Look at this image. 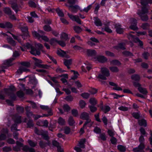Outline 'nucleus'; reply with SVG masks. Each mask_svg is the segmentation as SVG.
<instances>
[{"label":"nucleus","mask_w":152,"mask_h":152,"mask_svg":"<svg viewBox=\"0 0 152 152\" xmlns=\"http://www.w3.org/2000/svg\"><path fill=\"white\" fill-rule=\"evenodd\" d=\"M141 4L142 6L141 10H138L137 14L140 17L141 19L143 21H146L148 20V17L146 14L148 12V9L146 6L148 4H152V0H140Z\"/></svg>","instance_id":"1"},{"label":"nucleus","mask_w":152,"mask_h":152,"mask_svg":"<svg viewBox=\"0 0 152 152\" xmlns=\"http://www.w3.org/2000/svg\"><path fill=\"white\" fill-rule=\"evenodd\" d=\"M23 45L26 47L27 49H30L31 50L30 51L31 53L36 56L37 55H39L40 54V50L43 48L42 45L40 43H37L36 45V47L37 48H38L37 49L28 43H26L25 45L24 44Z\"/></svg>","instance_id":"2"},{"label":"nucleus","mask_w":152,"mask_h":152,"mask_svg":"<svg viewBox=\"0 0 152 152\" xmlns=\"http://www.w3.org/2000/svg\"><path fill=\"white\" fill-rule=\"evenodd\" d=\"M109 70L106 67H102L101 69V73L98 75V78L102 80H105L106 77L110 76Z\"/></svg>","instance_id":"3"},{"label":"nucleus","mask_w":152,"mask_h":152,"mask_svg":"<svg viewBox=\"0 0 152 152\" xmlns=\"http://www.w3.org/2000/svg\"><path fill=\"white\" fill-rule=\"evenodd\" d=\"M40 107L42 110H47L48 112V114H43L42 115H36L34 118L35 119H37L41 117H46L48 115H53V113L52 112L51 109L48 106L44 105H40Z\"/></svg>","instance_id":"4"},{"label":"nucleus","mask_w":152,"mask_h":152,"mask_svg":"<svg viewBox=\"0 0 152 152\" xmlns=\"http://www.w3.org/2000/svg\"><path fill=\"white\" fill-rule=\"evenodd\" d=\"M131 33H134L133 32H131L128 35V38L132 41H134L135 42L138 43L141 47H142L143 45L142 42L137 38H135V37Z\"/></svg>","instance_id":"5"},{"label":"nucleus","mask_w":152,"mask_h":152,"mask_svg":"<svg viewBox=\"0 0 152 152\" xmlns=\"http://www.w3.org/2000/svg\"><path fill=\"white\" fill-rule=\"evenodd\" d=\"M13 119L15 124L12 125L11 127L12 131L16 130H17V124L20 123L21 122V117L18 115H15L13 117Z\"/></svg>","instance_id":"6"},{"label":"nucleus","mask_w":152,"mask_h":152,"mask_svg":"<svg viewBox=\"0 0 152 152\" xmlns=\"http://www.w3.org/2000/svg\"><path fill=\"white\" fill-rule=\"evenodd\" d=\"M35 132L36 134L38 135H41L43 138L46 140H48L49 139L48 132L46 131H43L42 130L39 131L36 128H35Z\"/></svg>","instance_id":"7"},{"label":"nucleus","mask_w":152,"mask_h":152,"mask_svg":"<svg viewBox=\"0 0 152 152\" xmlns=\"http://www.w3.org/2000/svg\"><path fill=\"white\" fill-rule=\"evenodd\" d=\"M94 61H97L101 63H104L106 62L107 59L103 56H97L93 58Z\"/></svg>","instance_id":"8"},{"label":"nucleus","mask_w":152,"mask_h":152,"mask_svg":"<svg viewBox=\"0 0 152 152\" xmlns=\"http://www.w3.org/2000/svg\"><path fill=\"white\" fill-rule=\"evenodd\" d=\"M68 15L69 18L72 21H75L80 24H81V21L79 18V17L77 15H74L68 13Z\"/></svg>","instance_id":"9"},{"label":"nucleus","mask_w":152,"mask_h":152,"mask_svg":"<svg viewBox=\"0 0 152 152\" xmlns=\"http://www.w3.org/2000/svg\"><path fill=\"white\" fill-rule=\"evenodd\" d=\"M130 22L131 25L130 26V28L133 30H137L138 28L137 26V21L136 20L133 18H130Z\"/></svg>","instance_id":"10"},{"label":"nucleus","mask_w":152,"mask_h":152,"mask_svg":"<svg viewBox=\"0 0 152 152\" xmlns=\"http://www.w3.org/2000/svg\"><path fill=\"white\" fill-rule=\"evenodd\" d=\"M20 27V28L23 33V36H28V28L26 26V25L24 26H22L21 25Z\"/></svg>","instance_id":"11"},{"label":"nucleus","mask_w":152,"mask_h":152,"mask_svg":"<svg viewBox=\"0 0 152 152\" xmlns=\"http://www.w3.org/2000/svg\"><path fill=\"white\" fill-rule=\"evenodd\" d=\"M58 55L60 56L63 57L69 58H70L69 56L68 55L66 52L61 50H58L57 52Z\"/></svg>","instance_id":"12"},{"label":"nucleus","mask_w":152,"mask_h":152,"mask_svg":"<svg viewBox=\"0 0 152 152\" xmlns=\"http://www.w3.org/2000/svg\"><path fill=\"white\" fill-rule=\"evenodd\" d=\"M15 59L14 58H11L9 59L4 60L3 61V64L5 65L8 66H12L14 63L12 61Z\"/></svg>","instance_id":"13"},{"label":"nucleus","mask_w":152,"mask_h":152,"mask_svg":"<svg viewBox=\"0 0 152 152\" xmlns=\"http://www.w3.org/2000/svg\"><path fill=\"white\" fill-rule=\"evenodd\" d=\"M115 27L116 29V31L117 33L121 34L123 32L124 29L121 27V26L119 24H115Z\"/></svg>","instance_id":"14"},{"label":"nucleus","mask_w":152,"mask_h":152,"mask_svg":"<svg viewBox=\"0 0 152 152\" xmlns=\"http://www.w3.org/2000/svg\"><path fill=\"white\" fill-rule=\"evenodd\" d=\"M16 146H14L13 148V149L15 151H19L20 150L21 148L23 146V144L18 141L16 142Z\"/></svg>","instance_id":"15"},{"label":"nucleus","mask_w":152,"mask_h":152,"mask_svg":"<svg viewBox=\"0 0 152 152\" xmlns=\"http://www.w3.org/2000/svg\"><path fill=\"white\" fill-rule=\"evenodd\" d=\"M145 146L140 145H139L137 147L133 149V151L134 152H144L143 149Z\"/></svg>","instance_id":"16"},{"label":"nucleus","mask_w":152,"mask_h":152,"mask_svg":"<svg viewBox=\"0 0 152 152\" xmlns=\"http://www.w3.org/2000/svg\"><path fill=\"white\" fill-rule=\"evenodd\" d=\"M69 9L72 12L76 13L77 9L80 10V7L77 5H71L69 6Z\"/></svg>","instance_id":"17"},{"label":"nucleus","mask_w":152,"mask_h":152,"mask_svg":"<svg viewBox=\"0 0 152 152\" xmlns=\"http://www.w3.org/2000/svg\"><path fill=\"white\" fill-rule=\"evenodd\" d=\"M29 67H20L19 68L17 72L20 74L23 72H28L30 71V70L28 69Z\"/></svg>","instance_id":"18"},{"label":"nucleus","mask_w":152,"mask_h":152,"mask_svg":"<svg viewBox=\"0 0 152 152\" xmlns=\"http://www.w3.org/2000/svg\"><path fill=\"white\" fill-rule=\"evenodd\" d=\"M2 133L0 135V140H4L6 137L5 134L8 132V130L7 129H3L1 130Z\"/></svg>","instance_id":"19"},{"label":"nucleus","mask_w":152,"mask_h":152,"mask_svg":"<svg viewBox=\"0 0 152 152\" xmlns=\"http://www.w3.org/2000/svg\"><path fill=\"white\" fill-rule=\"evenodd\" d=\"M86 120V121L83 125V127H90L93 125V122L89 118Z\"/></svg>","instance_id":"20"},{"label":"nucleus","mask_w":152,"mask_h":152,"mask_svg":"<svg viewBox=\"0 0 152 152\" xmlns=\"http://www.w3.org/2000/svg\"><path fill=\"white\" fill-rule=\"evenodd\" d=\"M110 85L114 87L113 89L117 91H121L122 90V89L118 86L116 83L113 82H110L109 83Z\"/></svg>","instance_id":"21"},{"label":"nucleus","mask_w":152,"mask_h":152,"mask_svg":"<svg viewBox=\"0 0 152 152\" xmlns=\"http://www.w3.org/2000/svg\"><path fill=\"white\" fill-rule=\"evenodd\" d=\"M138 123L140 126L146 127L147 126V121L146 120L144 119L139 120Z\"/></svg>","instance_id":"22"},{"label":"nucleus","mask_w":152,"mask_h":152,"mask_svg":"<svg viewBox=\"0 0 152 152\" xmlns=\"http://www.w3.org/2000/svg\"><path fill=\"white\" fill-rule=\"evenodd\" d=\"M53 145L57 147L58 152H64L63 150L60 148V146H59V143L56 141H53Z\"/></svg>","instance_id":"23"},{"label":"nucleus","mask_w":152,"mask_h":152,"mask_svg":"<svg viewBox=\"0 0 152 152\" xmlns=\"http://www.w3.org/2000/svg\"><path fill=\"white\" fill-rule=\"evenodd\" d=\"M42 61L37 59L35 60V64L37 66H48L42 64Z\"/></svg>","instance_id":"24"},{"label":"nucleus","mask_w":152,"mask_h":152,"mask_svg":"<svg viewBox=\"0 0 152 152\" xmlns=\"http://www.w3.org/2000/svg\"><path fill=\"white\" fill-rule=\"evenodd\" d=\"M94 23L95 25L98 26H102V23L100 19L97 17H94Z\"/></svg>","instance_id":"25"},{"label":"nucleus","mask_w":152,"mask_h":152,"mask_svg":"<svg viewBox=\"0 0 152 152\" xmlns=\"http://www.w3.org/2000/svg\"><path fill=\"white\" fill-rule=\"evenodd\" d=\"M72 59H64V63L65 66H68L71 65L72 63Z\"/></svg>","instance_id":"26"},{"label":"nucleus","mask_w":152,"mask_h":152,"mask_svg":"<svg viewBox=\"0 0 152 152\" xmlns=\"http://www.w3.org/2000/svg\"><path fill=\"white\" fill-rule=\"evenodd\" d=\"M139 141L140 142L139 145H140L144 146H145L144 142L145 141V139L144 137L142 135H141L139 139Z\"/></svg>","instance_id":"27"},{"label":"nucleus","mask_w":152,"mask_h":152,"mask_svg":"<svg viewBox=\"0 0 152 152\" xmlns=\"http://www.w3.org/2000/svg\"><path fill=\"white\" fill-rule=\"evenodd\" d=\"M110 64L111 65L119 66L121 65V63L118 60H114L110 62Z\"/></svg>","instance_id":"28"},{"label":"nucleus","mask_w":152,"mask_h":152,"mask_svg":"<svg viewBox=\"0 0 152 152\" xmlns=\"http://www.w3.org/2000/svg\"><path fill=\"white\" fill-rule=\"evenodd\" d=\"M80 118L82 119L87 120L89 119L88 114L85 112L81 114Z\"/></svg>","instance_id":"29"},{"label":"nucleus","mask_w":152,"mask_h":152,"mask_svg":"<svg viewBox=\"0 0 152 152\" xmlns=\"http://www.w3.org/2000/svg\"><path fill=\"white\" fill-rule=\"evenodd\" d=\"M87 53L89 56H94L96 54L95 50H87Z\"/></svg>","instance_id":"30"},{"label":"nucleus","mask_w":152,"mask_h":152,"mask_svg":"<svg viewBox=\"0 0 152 152\" xmlns=\"http://www.w3.org/2000/svg\"><path fill=\"white\" fill-rule=\"evenodd\" d=\"M86 141L85 139H83L81 140L78 144V146L80 148H84L85 147L84 143Z\"/></svg>","instance_id":"31"},{"label":"nucleus","mask_w":152,"mask_h":152,"mask_svg":"<svg viewBox=\"0 0 152 152\" xmlns=\"http://www.w3.org/2000/svg\"><path fill=\"white\" fill-rule=\"evenodd\" d=\"M56 11L58 16L60 17H63L64 16V14L63 12L59 8H57L56 9Z\"/></svg>","instance_id":"32"},{"label":"nucleus","mask_w":152,"mask_h":152,"mask_svg":"<svg viewBox=\"0 0 152 152\" xmlns=\"http://www.w3.org/2000/svg\"><path fill=\"white\" fill-rule=\"evenodd\" d=\"M7 40L8 42L13 46H15L16 45V43L15 41L12 39L11 37L7 38Z\"/></svg>","instance_id":"33"},{"label":"nucleus","mask_w":152,"mask_h":152,"mask_svg":"<svg viewBox=\"0 0 152 152\" xmlns=\"http://www.w3.org/2000/svg\"><path fill=\"white\" fill-rule=\"evenodd\" d=\"M61 38L66 41L69 39L68 35L65 33H62L61 34Z\"/></svg>","instance_id":"34"},{"label":"nucleus","mask_w":152,"mask_h":152,"mask_svg":"<svg viewBox=\"0 0 152 152\" xmlns=\"http://www.w3.org/2000/svg\"><path fill=\"white\" fill-rule=\"evenodd\" d=\"M102 110L105 113H106L110 111V108L108 106H104L102 107Z\"/></svg>","instance_id":"35"},{"label":"nucleus","mask_w":152,"mask_h":152,"mask_svg":"<svg viewBox=\"0 0 152 152\" xmlns=\"http://www.w3.org/2000/svg\"><path fill=\"white\" fill-rule=\"evenodd\" d=\"M140 131L141 134V135H144L145 136H146L148 135V133L146 132L145 129L143 127H141L140 129Z\"/></svg>","instance_id":"36"},{"label":"nucleus","mask_w":152,"mask_h":152,"mask_svg":"<svg viewBox=\"0 0 152 152\" xmlns=\"http://www.w3.org/2000/svg\"><path fill=\"white\" fill-rule=\"evenodd\" d=\"M138 89L139 91L144 94H146L148 93L147 91L145 88H143L141 87H139Z\"/></svg>","instance_id":"37"},{"label":"nucleus","mask_w":152,"mask_h":152,"mask_svg":"<svg viewBox=\"0 0 152 152\" xmlns=\"http://www.w3.org/2000/svg\"><path fill=\"white\" fill-rule=\"evenodd\" d=\"M68 122L69 124L71 126L73 125L75 123V121H74L73 118L71 116H70L69 117Z\"/></svg>","instance_id":"38"},{"label":"nucleus","mask_w":152,"mask_h":152,"mask_svg":"<svg viewBox=\"0 0 152 152\" xmlns=\"http://www.w3.org/2000/svg\"><path fill=\"white\" fill-rule=\"evenodd\" d=\"M5 28H11L12 27V25L10 22H4Z\"/></svg>","instance_id":"39"},{"label":"nucleus","mask_w":152,"mask_h":152,"mask_svg":"<svg viewBox=\"0 0 152 152\" xmlns=\"http://www.w3.org/2000/svg\"><path fill=\"white\" fill-rule=\"evenodd\" d=\"M58 41L56 38H53L51 39L50 41V44L52 45H54L58 43Z\"/></svg>","instance_id":"40"},{"label":"nucleus","mask_w":152,"mask_h":152,"mask_svg":"<svg viewBox=\"0 0 152 152\" xmlns=\"http://www.w3.org/2000/svg\"><path fill=\"white\" fill-rule=\"evenodd\" d=\"M118 149L120 151L122 152H124L126 151L125 147L121 145L118 146Z\"/></svg>","instance_id":"41"},{"label":"nucleus","mask_w":152,"mask_h":152,"mask_svg":"<svg viewBox=\"0 0 152 152\" xmlns=\"http://www.w3.org/2000/svg\"><path fill=\"white\" fill-rule=\"evenodd\" d=\"M28 142L29 145L32 147H34L37 144L36 142H33L30 140H28Z\"/></svg>","instance_id":"42"},{"label":"nucleus","mask_w":152,"mask_h":152,"mask_svg":"<svg viewBox=\"0 0 152 152\" xmlns=\"http://www.w3.org/2000/svg\"><path fill=\"white\" fill-rule=\"evenodd\" d=\"M73 28L75 32L77 33L80 32L82 31L80 27L76 26H74Z\"/></svg>","instance_id":"43"},{"label":"nucleus","mask_w":152,"mask_h":152,"mask_svg":"<svg viewBox=\"0 0 152 152\" xmlns=\"http://www.w3.org/2000/svg\"><path fill=\"white\" fill-rule=\"evenodd\" d=\"M132 79L135 81H138L140 79L139 76L137 75H132L131 77Z\"/></svg>","instance_id":"44"},{"label":"nucleus","mask_w":152,"mask_h":152,"mask_svg":"<svg viewBox=\"0 0 152 152\" xmlns=\"http://www.w3.org/2000/svg\"><path fill=\"white\" fill-rule=\"evenodd\" d=\"M72 72H73L74 75L72 77L71 79L73 80L76 79L78 77L79 75L78 72L74 71H72Z\"/></svg>","instance_id":"45"},{"label":"nucleus","mask_w":152,"mask_h":152,"mask_svg":"<svg viewBox=\"0 0 152 152\" xmlns=\"http://www.w3.org/2000/svg\"><path fill=\"white\" fill-rule=\"evenodd\" d=\"M19 64L23 66H30V63L28 62H22Z\"/></svg>","instance_id":"46"},{"label":"nucleus","mask_w":152,"mask_h":152,"mask_svg":"<svg viewBox=\"0 0 152 152\" xmlns=\"http://www.w3.org/2000/svg\"><path fill=\"white\" fill-rule=\"evenodd\" d=\"M32 34L33 36L34 37H36L39 39H40L41 35L39 34V33H37L36 31H33Z\"/></svg>","instance_id":"47"},{"label":"nucleus","mask_w":152,"mask_h":152,"mask_svg":"<svg viewBox=\"0 0 152 152\" xmlns=\"http://www.w3.org/2000/svg\"><path fill=\"white\" fill-rule=\"evenodd\" d=\"M12 7L16 13L18 11V6L16 4L14 3L12 4Z\"/></svg>","instance_id":"48"},{"label":"nucleus","mask_w":152,"mask_h":152,"mask_svg":"<svg viewBox=\"0 0 152 152\" xmlns=\"http://www.w3.org/2000/svg\"><path fill=\"white\" fill-rule=\"evenodd\" d=\"M149 27V25L147 23H144L141 25V28L145 30L147 29Z\"/></svg>","instance_id":"49"},{"label":"nucleus","mask_w":152,"mask_h":152,"mask_svg":"<svg viewBox=\"0 0 152 152\" xmlns=\"http://www.w3.org/2000/svg\"><path fill=\"white\" fill-rule=\"evenodd\" d=\"M86 103L83 100H80L79 102V105L80 107L83 108H84L86 105Z\"/></svg>","instance_id":"50"},{"label":"nucleus","mask_w":152,"mask_h":152,"mask_svg":"<svg viewBox=\"0 0 152 152\" xmlns=\"http://www.w3.org/2000/svg\"><path fill=\"white\" fill-rule=\"evenodd\" d=\"M44 29L46 31H49L51 30V28L48 25H45L43 27Z\"/></svg>","instance_id":"51"},{"label":"nucleus","mask_w":152,"mask_h":152,"mask_svg":"<svg viewBox=\"0 0 152 152\" xmlns=\"http://www.w3.org/2000/svg\"><path fill=\"white\" fill-rule=\"evenodd\" d=\"M7 33H9L10 34L12 35L13 37L15 39H16L17 40V41H18V42L20 43L21 44H22V43L21 42V39H20V38L18 36H15L14 35H13L12 34H11L10 32L8 31L7 32Z\"/></svg>","instance_id":"52"},{"label":"nucleus","mask_w":152,"mask_h":152,"mask_svg":"<svg viewBox=\"0 0 152 152\" xmlns=\"http://www.w3.org/2000/svg\"><path fill=\"white\" fill-rule=\"evenodd\" d=\"M75 86L78 88H81L82 87V85L80 82L79 81H77L75 82Z\"/></svg>","instance_id":"53"},{"label":"nucleus","mask_w":152,"mask_h":152,"mask_svg":"<svg viewBox=\"0 0 152 152\" xmlns=\"http://www.w3.org/2000/svg\"><path fill=\"white\" fill-rule=\"evenodd\" d=\"M4 11L6 14L9 15L11 13V11L10 9L8 7H6L4 9Z\"/></svg>","instance_id":"54"},{"label":"nucleus","mask_w":152,"mask_h":152,"mask_svg":"<svg viewBox=\"0 0 152 152\" xmlns=\"http://www.w3.org/2000/svg\"><path fill=\"white\" fill-rule=\"evenodd\" d=\"M92 4L89 5L87 7L85 8L83 10H80L81 11H84L86 12H88V11L91 9L92 7Z\"/></svg>","instance_id":"55"},{"label":"nucleus","mask_w":152,"mask_h":152,"mask_svg":"<svg viewBox=\"0 0 152 152\" xmlns=\"http://www.w3.org/2000/svg\"><path fill=\"white\" fill-rule=\"evenodd\" d=\"M72 114L75 117H77L78 115V113L77 110L73 109L72 111Z\"/></svg>","instance_id":"56"},{"label":"nucleus","mask_w":152,"mask_h":152,"mask_svg":"<svg viewBox=\"0 0 152 152\" xmlns=\"http://www.w3.org/2000/svg\"><path fill=\"white\" fill-rule=\"evenodd\" d=\"M142 57L145 59H147L148 57L150 56L149 53L148 52H144L142 54Z\"/></svg>","instance_id":"57"},{"label":"nucleus","mask_w":152,"mask_h":152,"mask_svg":"<svg viewBox=\"0 0 152 152\" xmlns=\"http://www.w3.org/2000/svg\"><path fill=\"white\" fill-rule=\"evenodd\" d=\"M58 123L60 125H63L64 124V120L61 118H59L58 120Z\"/></svg>","instance_id":"58"},{"label":"nucleus","mask_w":152,"mask_h":152,"mask_svg":"<svg viewBox=\"0 0 152 152\" xmlns=\"http://www.w3.org/2000/svg\"><path fill=\"white\" fill-rule=\"evenodd\" d=\"M108 133L109 135L112 137H113V136L115 134V132L112 130H108Z\"/></svg>","instance_id":"59"},{"label":"nucleus","mask_w":152,"mask_h":152,"mask_svg":"<svg viewBox=\"0 0 152 152\" xmlns=\"http://www.w3.org/2000/svg\"><path fill=\"white\" fill-rule=\"evenodd\" d=\"M118 109L123 111H126L128 110V108L124 106H121L118 108Z\"/></svg>","instance_id":"60"},{"label":"nucleus","mask_w":152,"mask_h":152,"mask_svg":"<svg viewBox=\"0 0 152 152\" xmlns=\"http://www.w3.org/2000/svg\"><path fill=\"white\" fill-rule=\"evenodd\" d=\"M94 132L97 134H99L101 132V130L98 127H96L94 129Z\"/></svg>","instance_id":"61"},{"label":"nucleus","mask_w":152,"mask_h":152,"mask_svg":"<svg viewBox=\"0 0 152 152\" xmlns=\"http://www.w3.org/2000/svg\"><path fill=\"white\" fill-rule=\"evenodd\" d=\"M110 69L111 72H116L118 71L117 67H110Z\"/></svg>","instance_id":"62"},{"label":"nucleus","mask_w":152,"mask_h":152,"mask_svg":"<svg viewBox=\"0 0 152 152\" xmlns=\"http://www.w3.org/2000/svg\"><path fill=\"white\" fill-rule=\"evenodd\" d=\"M58 44L62 47H64L66 45V44L65 42L62 40H58Z\"/></svg>","instance_id":"63"},{"label":"nucleus","mask_w":152,"mask_h":152,"mask_svg":"<svg viewBox=\"0 0 152 152\" xmlns=\"http://www.w3.org/2000/svg\"><path fill=\"white\" fill-rule=\"evenodd\" d=\"M99 137L103 140H105L106 139V135L104 133H102L100 135Z\"/></svg>","instance_id":"64"}]
</instances>
